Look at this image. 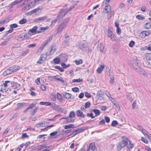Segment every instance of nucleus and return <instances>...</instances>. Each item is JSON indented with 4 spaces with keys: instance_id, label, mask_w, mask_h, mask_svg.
Returning a JSON list of instances; mask_svg holds the SVG:
<instances>
[{
    "instance_id": "f257e3e1",
    "label": "nucleus",
    "mask_w": 151,
    "mask_h": 151,
    "mask_svg": "<svg viewBox=\"0 0 151 151\" xmlns=\"http://www.w3.org/2000/svg\"><path fill=\"white\" fill-rule=\"evenodd\" d=\"M104 32L107 37L109 38L112 41H116V37L111 30V27H109L108 28H105L104 29Z\"/></svg>"
},
{
    "instance_id": "f03ea898",
    "label": "nucleus",
    "mask_w": 151,
    "mask_h": 151,
    "mask_svg": "<svg viewBox=\"0 0 151 151\" xmlns=\"http://www.w3.org/2000/svg\"><path fill=\"white\" fill-rule=\"evenodd\" d=\"M67 6H65L60 10L56 17L58 19V21L61 20L64 16L67 14L68 13L67 10Z\"/></svg>"
},
{
    "instance_id": "7ed1b4c3",
    "label": "nucleus",
    "mask_w": 151,
    "mask_h": 151,
    "mask_svg": "<svg viewBox=\"0 0 151 151\" xmlns=\"http://www.w3.org/2000/svg\"><path fill=\"white\" fill-rule=\"evenodd\" d=\"M104 93L101 90H99L96 94V102L98 103H102L104 101Z\"/></svg>"
},
{
    "instance_id": "20e7f679",
    "label": "nucleus",
    "mask_w": 151,
    "mask_h": 151,
    "mask_svg": "<svg viewBox=\"0 0 151 151\" xmlns=\"http://www.w3.org/2000/svg\"><path fill=\"white\" fill-rule=\"evenodd\" d=\"M126 145L128 150L133 147V145L130 142L126 137L123 136V147Z\"/></svg>"
},
{
    "instance_id": "39448f33",
    "label": "nucleus",
    "mask_w": 151,
    "mask_h": 151,
    "mask_svg": "<svg viewBox=\"0 0 151 151\" xmlns=\"http://www.w3.org/2000/svg\"><path fill=\"white\" fill-rule=\"evenodd\" d=\"M67 23L66 22H64L61 23L58 26L57 29V33L61 32L63 28L67 25Z\"/></svg>"
},
{
    "instance_id": "423d86ee",
    "label": "nucleus",
    "mask_w": 151,
    "mask_h": 151,
    "mask_svg": "<svg viewBox=\"0 0 151 151\" xmlns=\"http://www.w3.org/2000/svg\"><path fill=\"white\" fill-rule=\"evenodd\" d=\"M50 20V18H47V17L45 16L35 19L34 20V22H35L38 23L41 22H44L46 20L47 22L49 21Z\"/></svg>"
},
{
    "instance_id": "0eeeda50",
    "label": "nucleus",
    "mask_w": 151,
    "mask_h": 151,
    "mask_svg": "<svg viewBox=\"0 0 151 151\" xmlns=\"http://www.w3.org/2000/svg\"><path fill=\"white\" fill-rule=\"evenodd\" d=\"M134 68L137 70L136 72L145 76H147L146 72L142 69H141L139 66H136Z\"/></svg>"
},
{
    "instance_id": "6e6552de",
    "label": "nucleus",
    "mask_w": 151,
    "mask_h": 151,
    "mask_svg": "<svg viewBox=\"0 0 151 151\" xmlns=\"http://www.w3.org/2000/svg\"><path fill=\"white\" fill-rule=\"evenodd\" d=\"M37 26H35L32 28L30 29L29 30V32H32L33 34L41 33L42 32V31L37 30Z\"/></svg>"
},
{
    "instance_id": "1a4fd4ad",
    "label": "nucleus",
    "mask_w": 151,
    "mask_h": 151,
    "mask_svg": "<svg viewBox=\"0 0 151 151\" xmlns=\"http://www.w3.org/2000/svg\"><path fill=\"white\" fill-rule=\"evenodd\" d=\"M129 65L134 70H135L136 71L137 70L136 69H134V68H135L136 66H139V64L136 63H135L133 61H130L129 62Z\"/></svg>"
},
{
    "instance_id": "9d476101",
    "label": "nucleus",
    "mask_w": 151,
    "mask_h": 151,
    "mask_svg": "<svg viewBox=\"0 0 151 151\" xmlns=\"http://www.w3.org/2000/svg\"><path fill=\"white\" fill-rule=\"evenodd\" d=\"M150 33V30L144 31L140 33V35L142 36V37H145L146 36L149 35Z\"/></svg>"
},
{
    "instance_id": "9b49d317",
    "label": "nucleus",
    "mask_w": 151,
    "mask_h": 151,
    "mask_svg": "<svg viewBox=\"0 0 151 151\" xmlns=\"http://www.w3.org/2000/svg\"><path fill=\"white\" fill-rule=\"evenodd\" d=\"M97 49L99 50L101 52H105V51L104 47L101 43H99L98 44Z\"/></svg>"
},
{
    "instance_id": "f8f14e48",
    "label": "nucleus",
    "mask_w": 151,
    "mask_h": 151,
    "mask_svg": "<svg viewBox=\"0 0 151 151\" xmlns=\"http://www.w3.org/2000/svg\"><path fill=\"white\" fill-rule=\"evenodd\" d=\"M111 7L110 5L106 6L103 11V12L104 14L108 13L111 12Z\"/></svg>"
},
{
    "instance_id": "ddd939ff",
    "label": "nucleus",
    "mask_w": 151,
    "mask_h": 151,
    "mask_svg": "<svg viewBox=\"0 0 151 151\" xmlns=\"http://www.w3.org/2000/svg\"><path fill=\"white\" fill-rule=\"evenodd\" d=\"M78 47L84 51H86L88 50V48L84 44H83L80 45Z\"/></svg>"
},
{
    "instance_id": "4468645a",
    "label": "nucleus",
    "mask_w": 151,
    "mask_h": 151,
    "mask_svg": "<svg viewBox=\"0 0 151 151\" xmlns=\"http://www.w3.org/2000/svg\"><path fill=\"white\" fill-rule=\"evenodd\" d=\"M60 106L57 105L55 103H53L51 105V107L53 108L55 111H58Z\"/></svg>"
},
{
    "instance_id": "2eb2a0df",
    "label": "nucleus",
    "mask_w": 151,
    "mask_h": 151,
    "mask_svg": "<svg viewBox=\"0 0 151 151\" xmlns=\"http://www.w3.org/2000/svg\"><path fill=\"white\" fill-rule=\"evenodd\" d=\"M95 149V144L93 143H91L89 146L88 151H94Z\"/></svg>"
},
{
    "instance_id": "dca6fc26",
    "label": "nucleus",
    "mask_w": 151,
    "mask_h": 151,
    "mask_svg": "<svg viewBox=\"0 0 151 151\" xmlns=\"http://www.w3.org/2000/svg\"><path fill=\"white\" fill-rule=\"evenodd\" d=\"M126 96L127 98L131 101H132L134 98V95L131 93H128L127 94Z\"/></svg>"
},
{
    "instance_id": "f3484780",
    "label": "nucleus",
    "mask_w": 151,
    "mask_h": 151,
    "mask_svg": "<svg viewBox=\"0 0 151 151\" xmlns=\"http://www.w3.org/2000/svg\"><path fill=\"white\" fill-rule=\"evenodd\" d=\"M63 95L64 97L66 99H71L72 96L70 94L66 92H63Z\"/></svg>"
},
{
    "instance_id": "a211bd4d",
    "label": "nucleus",
    "mask_w": 151,
    "mask_h": 151,
    "mask_svg": "<svg viewBox=\"0 0 151 151\" xmlns=\"http://www.w3.org/2000/svg\"><path fill=\"white\" fill-rule=\"evenodd\" d=\"M76 114L78 117L84 118L85 116V115L83 112L80 110H78L77 111Z\"/></svg>"
},
{
    "instance_id": "6ab92c4d",
    "label": "nucleus",
    "mask_w": 151,
    "mask_h": 151,
    "mask_svg": "<svg viewBox=\"0 0 151 151\" xmlns=\"http://www.w3.org/2000/svg\"><path fill=\"white\" fill-rule=\"evenodd\" d=\"M12 73V72L10 68L9 69H7L3 73V75L4 76H6L8 74Z\"/></svg>"
},
{
    "instance_id": "aec40b11",
    "label": "nucleus",
    "mask_w": 151,
    "mask_h": 151,
    "mask_svg": "<svg viewBox=\"0 0 151 151\" xmlns=\"http://www.w3.org/2000/svg\"><path fill=\"white\" fill-rule=\"evenodd\" d=\"M47 123V122H42L41 123L36 124L35 126L36 127L39 128L41 127H45Z\"/></svg>"
},
{
    "instance_id": "412c9836",
    "label": "nucleus",
    "mask_w": 151,
    "mask_h": 151,
    "mask_svg": "<svg viewBox=\"0 0 151 151\" xmlns=\"http://www.w3.org/2000/svg\"><path fill=\"white\" fill-rule=\"evenodd\" d=\"M10 68L11 70H12L13 72L18 70L19 69L20 67L18 65H14L10 67Z\"/></svg>"
},
{
    "instance_id": "4be33fe9",
    "label": "nucleus",
    "mask_w": 151,
    "mask_h": 151,
    "mask_svg": "<svg viewBox=\"0 0 151 151\" xmlns=\"http://www.w3.org/2000/svg\"><path fill=\"white\" fill-rule=\"evenodd\" d=\"M23 1V0H17L13 2L9 6V7L10 8H12L14 5L19 3V2H21Z\"/></svg>"
},
{
    "instance_id": "5701e85b",
    "label": "nucleus",
    "mask_w": 151,
    "mask_h": 151,
    "mask_svg": "<svg viewBox=\"0 0 151 151\" xmlns=\"http://www.w3.org/2000/svg\"><path fill=\"white\" fill-rule=\"evenodd\" d=\"M104 68V65H102L97 70V72L98 73H101L102 71Z\"/></svg>"
},
{
    "instance_id": "b1692460",
    "label": "nucleus",
    "mask_w": 151,
    "mask_h": 151,
    "mask_svg": "<svg viewBox=\"0 0 151 151\" xmlns=\"http://www.w3.org/2000/svg\"><path fill=\"white\" fill-rule=\"evenodd\" d=\"M145 56L147 61L151 60V54L150 53H146Z\"/></svg>"
},
{
    "instance_id": "393cba45",
    "label": "nucleus",
    "mask_w": 151,
    "mask_h": 151,
    "mask_svg": "<svg viewBox=\"0 0 151 151\" xmlns=\"http://www.w3.org/2000/svg\"><path fill=\"white\" fill-rule=\"evenodd\" d=\"M75 114L73 111H71L69 115L68 118L69 120H72V118L75 117Z\"/></svg>"
},
{
    "instance_id": "a878e982",
    "label": "nucleus",
    "mask_w": 151,
    "mask_h": 151,
    "mask_svg": "<svg viewBox=\"0 0 151 151\" xmlns=\"http://www.w3.org/2000/svg\"><path fill=\"white\" fill-rule=\"evenodd\" d=\"M33 5H30L29 4L28 5L25 6L22 9V10L23 11H27L29 10L30 7H32Z\"/></svg>"
},
{
    "instance_id": "bb28decb",
    "label": "nucleus",
    "mask_w": 151,
    "mask_h": 151,
    "mask_svg": "<svg viewBox=\"0 0 151 151\" xmlns=\"http://www.w3.org/2000/svg\"><path fill=\"white\" fill-rule=\"evenodd\" d=\"M54 78L60 81L62 83L64 82V81L63 80L62 77L59 76H55Z\"/></svg>"
},
{
    "instance_id": "cd10ccee",
    "label": "nucleus",
    "mask_w": 151,
    "mask_h": 151,
    "mask_svg": "<svg viewBox=\"0 0 151 151\" xmlns=\"http://www.w3.org/2000/svg\"><path fill=\"white\" fill-rule=\"evenodd\" d=\"M51 49L50 52V54L52 55L56 50V47L55 46H51Z\"/></svg>"
},
{
    "instance_id": "c85d7f7f",
    "label": "nucleus",
    "mask_w": 151,
    "mask_h": 151,
    "mask_svg": "<svg viewBox=\"0 0 151 151\" xmlns=\"http://www.w3.org/2000/svg\"><path fill=\"white\" fill-rule=\"evenodd\" d=\"M143 27L144 28L146 29H149L151 27V23L149 22L146 23L144 25Z\"/></svg>"
},
{
    "instance_id": "c756f323",
    "label": "nucleus",
    "mask_w": 151,
    "mask_h": 151,
    "mask_svg": "<svg viewBox=\"0 0 151 151\" xmlns=\"http://www.w3.org/2000/svg\"><path fill=\"white\" fill-rule=\"evenodd\" d=\"M110 101L112 102L113 104L118 109L120 108L118 104L115 100L112 98V99H110Z\"/></svg>"
},
{
    "instance_id": "7c9ffc66",
    "label": "nucleus",
    "mask_w": 151,
    "mask_h": 151,
    "mask_svg": "<svg viewBox=\"0 0 151 151\" xmlns=\"http://www.w3.org/2000/svg\"><path fill=\"white\" fill-rule=\"evenodd\" d=\"M108 13L109 14L107 16V18L109 20L111 17V16L114 14V11H111Z\"/></svg>"
},
{
    "instance_id": "2f4dec72",
    "label": "nucleus",
    "mask_w": 151,
    "mask_h": 151,
    "mask_svg": "<svg viewBox=\"0 0 151 151\" xmlns=\"http://www.w3.org/2000/svg\"><path fill=\"white\" fill-rule=\"evenodd\" d=\"M123 144V143L121 142L120 143H119L117 145V148L118 150H120L122 148V145Z\"/></svg>"
},
{
    "instance_id": "473e14b6",
    "label": "nucleus",
    "mask_w": 151,
    "mask_h": 151,
    "mask_svg": "<svg viewBox=\"0 0 151 151\" xmlns=\"http://www.w3.org/2000/svg\"><path fill=\"white\" fill-rule=\"evenodd\" d=\"M137 104L136 101L135 100L133 101L132 104V109H137Z\"/></svg>"
},
{
    "instance_id": "72a5a7b5",
    "label": "nucleus",
    "mask_w": 151,
    "mask_h": 151,
    "mask_svg": "<svg viewBox=\"0 0 151 151\" xmlns=\"http://www.w3.org/2000/svg\"><path fill=\"white\" fill-rule=\"evenodd\" d=\"M57 96L58 99L60 101H63L62 96L61 94L59 93H57Z\"/></svg>"
},
{
    "instance_id": "f704fd0d",
    "label": "nucleus",
    "mask_w": 151,
    "mask_h": 151,
    "mask_svg": "<svg viewBox=\"0 0 151 151\" xmlns=\"http://www.w3.org/2000/svg\"><path fill=\"white\" fill-rule=\"evenodd\" d=\"M25 104L24 103H18L17 104V108H16L15 110L16 111L17 109H18L19 108H20L21 107L25 105Z\"/></svg>"
},
{
    "instance_id": "c9c22d12",
    "label": "nucleus",
    "mask_w": 151,
    "mask_h": 151,
    "mask_svg": "<svg viewBox=\"0 0 151 151\" xmlns=\"http://www.w3.org/2000/svg\"><path fill=\"white\" fill-rule=\"evenodd\" d=\"M47 56L45 54H42L41 55L40 58L42 60L44 61L47 58Z\"/></svg>"
},
{
    "instance_id": "e433bc0d",
    "label": "nucleus",
    "mask_w": 151,
    "mask_h": 151,
    "mask_svg": "<svg viewBox=\"0 0 151 151\" xmlns=\"http://www.w3.org/2000/svg\"><path fill=\"white\" fill-rule=\"evenodd\" d=\"M25 36L24 35H20L18 38V39L19 41H22L25 39Z\"/></svg>"
},
{
    "instance_id": "4c0bfd02",
    "label": "nucleus",
    "mask_w": 151,
    "mask_h": 151,
    "mask_svg": "<svg viewBox=\"0 0 151 151\" xmlns=\"http://www.w3.org/2000/svg\"><path fill=\"white\" fill-rule=\"evenodd\" d=\"M57 21H58V19H57V17L56 19L52 21H51V24L50 25V27H52L54 25Z\"/></svg>"
},
{
    "instance_id": "58836bf2",
    "label": "nucleus",
    "mask_w": 151,
    "mask_h": 151,
    "mask_svg": "<svg viewBox=\"0 0 151 151\" xmlns=\"http://www.w3.org/2000/svg\"><path fill=\"white\" fill-rule=\"evenodd\" d=\"M74 127V125L73 124H71L69 125H66L65 127V129H67L69 128H73Z\"/></svg>"
},
{
    "instance_id": "ea45409f",
    "label": "nucleus",
    "mask_w": 151,
    "mask_h": 151,
    "mask_svg": "<svg viewBox=\"0 0 151 151\" xmlns=\"http://www.w3.org/2000/svg\"><path fill=\"white\" fill-rule=\"evenodd\" d=\"M50 98L52 100L55 101L56 100V96L55 94H51L50 96Z\"/></svg>"
},
{
    "instance_id": "a19ab883",
    "label": "nucleus",
    "mask_w": 151,
    "mask_h": 151,
    "mask_svg": "<svg viewBox=\"0 0 151 151\" xmlns=\"http://www.w3.org/2000/svg\"><path fill=\"white\" fill-rule=\"evenodd\" d=\"M87 129L88 127H85L79 129H78L79 131V132H80V133H81L82 132H83V131H85V130Z\"/></svg>"
},
{
    "instance_id": "79ce46f5",
    "label": "nucleus",
    "mask_w": 151,
    "mask_h": 151,
    "mask_svg": "<svg viewBox=\"0 0 151 151\" xmlns=\"http://www.w3.org/2000/svg\"><path fill=\"white\" fill-rule=\"evenodd\" d=\"M69 40V38L68 37H66L65 38V40L63 43V45L65 46L66 45V44L68 42Z\"/></svg>"
},
{
    "instance_id": "37998d69",
    "label": "nucleus",
    "mask_w": 151,
    "mask_h": 151,
    "mask_svg": "<svg viewBox=\"0 0 151 151\" xmlns=\"http://www.w3.org/2000/svg\"><path fill=\"white\" fill-rule=\"evenodd\" d=\"M92 111L95 113L96 116L99 115L100 114L99 111L97 109H93Z\"/></svg>"
},
{
    "instance_id": "c03bdc74",
    "label": "nucleus",
    "mask_w": 151,
    "mask_h": 151,
    "mask_svg": "<svg viewBox=\"0 0 151 151\" xmlns=\"http://www.w3.org/2000/svg\"><path fill=\"white\" fill-rule=\"evenodd\" d=\"M83 80L82 79H80V78L78 79H74L73 80V82H82Z\"/></svg>"
},
{
    "instance_id": "a18cd8bd",
    "label": "nucleus",
    "mask_w": 151,
    "mask_h": 151,
    "mask_svg": "<svg viewBox=\"0 0 151 151\" xmlns=\"http://www.w3.org/2000/svg\"><path fill=\"white\" fill-rule=\"evenodd\" d=\"M53 61L55 64H58L60 63V60L59 58H56L53 59Z\"/></svg>"
},
{
    "instance_id": "49530a36",
    "label": "nucleus",
    "mask_w": 151,
    "mask_h": 151,
    "mask_svg": "<svg viewBox=\"0 0 151 151\" xmlns=\"http://www.w3.org/2000/svg\"><path fill=\"white\" fill-rule=\"evenodd\" d=\"M49 29V27L48 26H47L45 27H39V29L42 31H44L47 29Z\"/></svg>"
},
{
    "instance_id": "de8ad7c7",
    "label": "nucleus",
    "mask_w": 151,
    "mask_h": 151,
    "mask_svg": "<svg viewBox=\"0 0 151 151\" xmlns=\"http://www.w3.org/2000/svg\"><path fill=\"white\" fill-rule=\"evenodd\" d=\"M37 104V103L35 102L32 103L29 107L28 108L30 109H32Z\"/></svg>"
},
{
    "instance_id": "09e8293b",
    "label": "nucleus",
    "mask_w": 151,
    "mask_h": 151,
    "mask_svg": "<svg viewBox=\"0 0 151 151\" xmlns=\"http://www.w3.org/2000/svg\"><path fill=\"white\" fill-rule=\"evenodd\" d=\"M27 19H23L19 21V23L21 24L26 23L27 22Z\"/></svg>"
},
{
    "instance_id": "8fccbe9b",
    "label": "nucleus",
    "mask_w": 151,
    "mask_h": 151,
    "mask_svg": "<svg viewBox=\"0 0 151 151\" xmlns=\"http://www.w3.org/2000/svg\"><path fill=\"white\" fill-rule=\"evenodd\" d=\"M61 119H65L66 120L67 122H73L74 120H69L68 117H63Z\"/></svg>"
},
{
    "instance_id": "3c124183",
    "label": "nucleus",
    "mask_w": 151,
    "mask_h": 151,
    "mask_svg": "<svg viewBox=\"0 0 151 151\" xmlns=\"http://www.w3.org/2000/svg\"><path fill=\"white\" fill-rule=\"evenodd\" d=\"M75 62L77 65H79L80 64H82L83 63V61L81 59H80L79 60H75Z\"/></svg>"
},
{
    "instance_id": "603ef678",
    "label": "nucleus",
    "mask_w": 151,
    "mask_h": 151,
    "mask_svg": "<svg viewBox=\"0 0 151 151\" xmlns=\"http://www.w3.org/2000/svg\"><path fill=\"white\" fill-rule=\"evenodd\" d=\"M118 124V122L114 120L112 122L111 126L113 127H115Z\"/></svg>"
},
{
    "instance_id": "864d4df0",
    "label": "nucleus",
    "mask_w": 151,
    "mask_h": 151,
    "mask_svg": "<svg viewBox=\"0 0 151 151\" xmlns=\"http://www.w3.org/2000/svg\"><path fill=\"white\" fill-rule=\"evenodd\" d=\"M55 68L56 69H58L61 72H63L64 71V70L62 68L58 66H55Z\"/></svg>"
},
{
    "instance_id": "5fc2aeb1",
    "label": "nucleus",
    "mask_w": 151,
    "mask_h": 151,
    "mask_svg": "<svg viewBox=\"0 0 151 151\" xmlns=\"http://www.w3.org/2000/svg\"><path fill=\"white\" fill-rule=\"evenodd\" d=\"M142 133L144 134H146L147 136V137L149 138V136L148 135L149 133H148V132L145 129H143V130L142 131Z\"/></svg>"
},
{
    "instance_id": "6e6d98bb",
    "label": "nucleus",
    "mask_w": 151,
    "mask_h": 151,
    "mask_svg": "<svg viewBox=\"0 0 151 151\" xmlns=\"http://www.w3.org/2000/svg\"><path fill=\"white\" fill-rule=\"evenodd\" d=\"M91 105V103L90 102H87L85 103V105L84 106L86 108H88L90 107Z\"/></svg>"
},
{
    "instance_id": "4d7b16f0",
    "label": "nucleus",
    "mask_w": 151,
    "mask_h": 151,
    "mask_svg": "<svg viewBox=\"0 0 151 151\" xmlns=\"http://www.w3.org/2000/svg\"><path fill=\"white\" fill-rule=\"evenodd\" d=\"M72 90L75 92H78L79 91V89L78 87H74L72 88Z\"/></svg>"
},
{
    "instance_id": "13d9d810",
    "label": "nucleus",
    "mask_w": 151,
    "mask_h": 151,
    "mask_svg": "<svg viewBox=\"0 0 151 151\" xmlns=\"http://www.w3.org/2000/svg\"><path fill=\"white\" fill-rule=\"evenodd\" d=\"M79 133H80V132H79V131L78 129H76L75 131L72 133L71 135L73 136Z\"/></svg>"
},
{
    "instance_id": "bf43d9fd",
    "label": "nucleus",
    "mask_w": 151,
    "mask_h": 151,
    "mask_svg": "<svg viewBox=\"0 0 151 151\" xmlns=\"http://www.w3.org/2000/svg\"><path fill=\"white\" fill-rule=\"evenodd\" d=\"M79 133H80V132H79V131L78 129H76L75 131L72 133L71 135L73 136Z\"/></svg>"
},
{
    "instance_id": "052dcab7",
    "label": "nucleus",
    "mask_w": 151,
    "mask_h": 151,
    "mask_svg": "<svg viewBox=\"0 0 151 151\" xmlns=\"http://www.w3.org/2000/svg\"><path fill=\"white\" fill-rule=\"evenodd\" d=\"M136 18L139 19L143 20L145 19V17H142L140 15H138L136 16Z\"/></svg>"
},
{
    "instance_id": "680f3d73",
    "label": "nucleus",
    "mask_w": 151,
    "mask_h": 151,
    "mask_svg": "<svg viewBox=\"0 0 151 151\" xmlns=\"http://www.w3.org/2000/svg\"><path fill=\"white\" fill-rule=\"evenodd\" d=\"M105 95L108 97L109 99L110 100V99H112L113 98L111 96L109 93L106 91L105 92Z\"/></svg>"
},
{
    "instance_id": "e2e57ef3",
    "label": "nucleus",
    "mask_w": 151,
    "mask_h": 151,
    "mask_svg": "<svg viewBox=\"0 0 151 151\" xmlns=\"http://www.w3.org/2000/svg\"><path fill=\"white\" fill-rule=\"evenodd\" d=\"M133 62L135 63H138V60L137 58L135 56H134L133 57Z\"/></svg>"
},
{
    "instance_id": "0e129e2a",
    "label": "nucleus",
    "mask_w": 151,
    "mask_h": 151,
    "mask_svg": "<svg viewBox=\"0 0 151 151\" xmlns=\"http://www.w3.org/2000/svg\"><path fill=\"white\" fill-rule=\"evenodd\" d=\"M85 96L87 98H88L91 97L90 94L87 92H85Z\"/></svg>"
},
{
    "instance_id": "69168bd1",
    "label": "nucleus",
    "mask_w": 151,
    "mask_h": 151,
    "mask_svg": "<svg viewBox=\"0 0 151 151\" xmlns=\"http://www.w3.org/2000/svg\"><path fill=\"white\" fill-rule=\"evenodd\" d=\"M11 28L13 29L14 28H15L18 27V25L16 24H12L10 25Z\"/></svg>"
},
{
    "instance_id": "338daca9",
    "label": "nucleus",
    "mask_w": 151,
    "mask_h": 151,
    "mask_svg": "<svg viewBox=\"0 0 151 151\" xmlns=\"http://www.w3.org/2000/svg\"><path fill=\"white\" fill-rule=\"evenodd\" d=\"M46 45V43H44L42 45V46L40 47V50L41 51H42Z\"/></svg>"
},
{
    "instance_id": "774afa93",
    "label": "nucleus",
    "mask_w": 151,
    "mask_h": 151,
    "mask_svg": "<svg viewBox=\"0 0 151 151\" xmlns=\"http://www.w3.org/2000/svg\"><path fill=\"white\" fill-rule=\"evenodd\" d=\"M121 30L119 27L116 28V32L118 34H120L121 33Z\"/></svg>"
}]
</instances>
